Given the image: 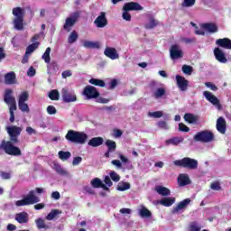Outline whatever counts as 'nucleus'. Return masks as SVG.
Here are the masks:
<instances>
[{"label": "nucleus", "mask_w": 231, "mask_h": 231, "mask_svg": "<svg viewBox=\"0 0 231 231\" xmlns=\"http://www.w3.org/2000/svg\"><path fill=\"white\" fill-rule=\"evenodd\" d=\"M6 131L9 134L10 141H2L0 149L5 151V154H9V156H21L23 154L21 148L15 146V143L19 142V136L23 133V128L12 125L7 127Z\"/></svg>", "instance_id": "1"}, {"label": "nucleus", "mask_w": 231, "mask_h": 231, "mask_svg": "<svg viewBox=\"0 0 231 231\" xmlns=\"http://www.w3.org/2000/svg\"><path fill=\"white\" fill-rule=\"evenodd\" d=\"M14 90L12 88H6L4 94V102L9 106V115H10V122L14 124L15 122V114L14 111H17V101L15 97L12 96Z\"/></svg>", "instance_id": "2"}, {"label": "nucleus", "mask_w": 231, "mask_h": 231, "mask_svg": "<svg viewBox=\"0 0 231 231\" xmlns=\"http://www.w3.org/2000/svg\"><path fill=\"white\" fill-rule=\"evenodd\" d=\"M66 140L68 142H71L72 143H79V145H84L88 142V134L84 132H79L75 130H69L67 134L65 135Z\"/></svg>", "instance_id": "3"}, {"label": "nucleus", "mask_w": 231, "mask_h": 231, "mask_svg": "<svg viewBox=\"0 0 231 231\" xmlns=\"http://www.w3.org/2000/svg\"><path fill=\"white\" fill-rule=\"evenodd\" d=\"M24 14L25 11L23 7L13 8V15L14 16L13 24L14 30L18 32L24 30Z\"/></svg>", "instance_id": "4"}, {"label": "nucleus", "mask_w": 231, "mask_h": 231, "mask_svg": "<svg viewBox=\"0 0 231 231\" xmlns=\"http://www.w3.org/2000/svg\"><path fill=\"white\" fill-rule=\"evenodd\" d=\"M143 10V6H142L138 2H128L123 5V14L122 17L124 21H131V14L129 12H140Z\"/></svg>", "instance_id": "5"}, {"label": "nucleus", "mask_w": 231, "mask_h": 231, "mask_svg": "<svg viewBox=\"0 0 231 231\" xmlns=\"http://www.w3.org/2000/svg\"><path fill=\"white\" fill-rule=\"evenodd\" d=\"M173 165H176V167H182L183 169H189V171H194L198 169V160L190 157H184L180 160L174 161Z\"/></svg>", "instance_id": "6"}, {"label": "nucleus", "mask_w": 231, "mask_h": 231, "mask_svg": "<svg viewBox=\"0 0 231 231\" xmlns=\"http://www.w3.org/2000/svg\"><path fill=\"white\" fill-rule=\"evenodd\" d=\"M41 198L35 195V190H31L23 199L15 202L16 207H28V205H35L39 203Z\"/></svg>", "instance_id": "7"}, {"label": "nucleus", "mask_w": 231, "mask_h": 231, "mask_svg": "<svg viewBox=\"0 0 231 231\" xmlns=\"http://www.w3.org/2000/svg\"><path fill=\"white\" fill-rule=\"evenodd\" d=\"M215 138L214 133L210 130L198 132L193 136L194 142H200V143H210V142H214Z\"/></svg>", "instance_id": "8"}, {"label": "nucleus", "mask_w": 231, "mask_h": 231, "mask_svg": "<svg viewBox=\"0 0 231 231\" xmlns=\"http://www.w3.org/2000/svg\"><path fill=\"white\" fill-rule=\"evenodd\" d=\"M170 57L171 60H178L183 59V51L178 44H173L170 48Z\"/></svg>", "instance_id": "9"}, {"label": "nucleus", "mask_w": 231, "mask_h": 231, "mask_svg": "<svg viewBox=\"0 0 231 231\" xmlns=\"http://www.w3.org/2000/svg\"><path fill=\"white\" fill-rule=\"evenodd\" d=\"M83 95L87 97L88 100H91L92 98H98L100 97V93L97 91V88L91 85L85 87Z\"/></svg>", "instance_id": "10"}, {"label": "nucleus", "mask_w": 231, "mask_h": 231, "mask_svg": "<svg viewBox=\"0 0 231 231\" xmlns=\"http://www.w3.org/2000/svg\"><path fill=\"white\" fill-rule=\"evenodd\" d=\"M80 14L74 13L73 17H68L65 21V24L63 25V30L65 32H71V28H73L77 23V19H79Z\"/></svg>", "instance_id": "11"}, {"label": "nucleus", "mask_w": 231, "mask_h": 231, "mask_svg": "<svg viewBox=\"0 0 231 231\" xmlns=\"http://www.w3.org/2000/svg\"><path fill=\"white\" fill-rule=\"evenodd\" d=\"M62 99L65 104H69L71 102H77V95L75 92H69L66 88L61 90Z\"/></svg>", "instance_id": "12"}, {"label": "nucleus", "mask_w": 231, "mask_h": 231, "mask_svg": "<svg viewBox=\"0 0 231 231\" xmlns=\"http://www.w3.org/2000/svg\"><path fill=\"white\" fill-rule=\"evenodd\" d=\"M203 95L205 98L208 102H210V104H212L213 106H216L217 109H221V103L219 102V98H217V97H216L209 91H204Z\"/></svg>", "instance_id": "13"}, {"label": "nucleus", "mask_w": 231, "mask_h": 231, "mask_svg": "<svg viewBox=\"0 0 231 231\" xmlns=\"http://www.w3.org/2000/svg\"><path fill=\"white\" fill-rule=\"evenodd\" d=\"M175 79L180 91H187V89H189V80H187L185 77L176 75Z\"/></svg>", "instance_id": "14"}, {"label": "nucleus", "mask_w": 231, "mask_h": 231, "mask_svg": "<svg viewBox=\"0 0 231 231\" xmlns=\"http://www.w3.org/2000/svg\"><path fill=\"white\" fill-rule=\"evenodd\" d=\"M104 55H106V57H107L108 59H111V60H116V59H120L118 51L113 47H106L104 51Z\"/></svg>", "instance_id": "15"}, {"label": "nucleus", "mask_w": 231, "mask_h": 231, "mask_svg": "<svg viewBox=\"0 0 231 231\" xmlns=\"http://www.w3.org/2000/svg\"><path fill=\"white\" fill-rule=\"evenodd\" d=\"M14 219L20 225H26V223L30 221V215H28V213H26L25 211H22L15 214Z\"/></svg>", "instance_id": "16"}, {"label": "nucleus", "mask_w": 231, "mask_h": 231, "mask_svg": "<svg viewBox=\"0 0 231 231\" xmlns=\"http://www.w3.org/2000/svg\"><path fill=\"white\" fill-rule=\"evenodd\" d=\"M94 24L97 28H106V25L107 24V17H106V13L101 12L99 16L94 21Z\"/></svg>", "instance_id": "17"}, {"label": "nucleus", "mask_w": 231, "mask_h": 231, "mask_svg": "<svg viewBox=\"0 0 231 231\" xmlns=\"http://www.w3.org/2000/svg\"><path fill=\"white\" fill-rule=\"evenodd\" d=\"M214 55L218 62H221L222 64H226L228 61V60H226V56H225V52H223L219 47L214 49Z\"/></svg>", "instance_id": "18"}, {"label": "nucleus", "mask_w": 231, "mask_h": 231, "mask_svg": "<svg viewBox=\"0 0 231 231\" xmlns=\"http://www.w3.org/2000/svg\"><path fill=\"white\" fill-rule=\"evenodd\" d=\"M217 131L221 134L226 133V121L223 116L218 117L217 120Z\"/></svg>", "instance_id": "19"}, {"label": "nucleus", "mask_w": 231, "mask_h": 231, "mask_svg": "<svg viewBox=\"0 0 231 231\" xmlns=\"http://www.w3.org/2000/svg\"><path fill=\"white\" fill-rule=\"evenodd\" d=\"M177 181L179 183V187H185L187 185H190V178L186 173H181L179 175Z\"/></svg>", "instance_id": "20"}, {"label": "nucleus", "mask_w": 231, "mask_h": 231, "mask_svg": "<svg viewBox=\"0 0 231 231\" xmlns=\"http://www.w3.org/2000/svg\"><path fill=\"white\" fill-rule=\"evenodd\" d=\"M190 199H185L184 200L178 203V205L173 208V213L176 214L180 212V210H185L189 205H190Z\"/></svg>", "instance_id": "21"}, {"label": "nucleus", "mask_w": 231, "mask_h": 231, "mask_svg": "<svg viewBox=\"0 0 231 231\" xmlns=\"http://www.w3.org/2000/svg\"><path fill=\"white\" fill-rule=\"evenodd\" d=\"M216 44L225 50H231V40L228 38L217 39Z\"/></svg>", "instance_id": "22"}, {"label": "nucleus", "mask_w": 231, "mask_h": 231, "mask_svg": "<svg viewBox=\"0 0 231 231\" xmlns=\"http://www.w3.org/2000/svg\"><path fill=\"white\" fill-rule=\"evenodd\" d=\"M202 28L206 30V32H208L209 33H217L219 31V28L217 27V24L214 23H206L202 24Z\"/></svg>", "instance_id": "23"}, {"label": "nucleus", "mask_w": 231, "mask_h": 231, "mask_svg": "<svg viewBox=\"0 0 231 231\" xmlns=\"http://www.w3.org/2000/svg\"><path fill=\"white\" fill-rule=\"evenodd\" d=\"M104 144V138L103 137H93L88 143V145L90 147H100V145Z\"/></svg>", "instance_id": "24"}, {"label": "nucleus", "mask_w": 231, "mask_h": 231, "mask_svg": "<svg viewBox=\"0 0 231 231\" xmlns=\"http://www.w3.org/2000/svg\"><path fill=\"white\" fill-rule=\"evenodd\" d=\"M185 138L180 136H175L171 139L166 140V145H180V143H183Z\"/></svg>", "instance_id": "25"}, {"label": "nucleus", "mask_w": 231, "mask_h": 231, "mask_svg": "<svg viewBox=\"0 0 231 231\" xmlns=\"http://www.w3.org/2000/svg\"><path fill=\"white\" fill-rule=\"evenodd\" d=\"M160 205H162V207H172L174 203H176V198H163L159 201Z\"/></svg>", "instance_id": "26"}, {"label": "nucleus", "mask_w": 231, "mask_h": 231, "mask_svg": "<svg viewBox=\"0 0 231 231\" xmlns=\"http://www.w3.org/2000/svg\"><path fill=\"white\" fill-rule=\"evenodd\" d=\"M83 46L87 50H98L100 43H98V42L85 41Z\"/></svg>", "instance_id": "27"}, {"label": "nucleus", "mask_w": 231, "mask_h": 231, "mask_svg": "<svg viewBox=\"0 0 231 231\" xmlns=\"http://www.w3.org/2000/svg\"><path fill=\"white\" fill-rule=\"evenodd\" d=\"M184 120L188 122V124H198L199 117L194 114L187 113L184 115Z\"/></svg>", "instance_id": "28"}, {"label": "nucleus", "mask_w": 231, "mask_h": 231, "mask_svg": "<svg viewBox=\"0 0 231 231\" xmlns=\"http://www.w3.org/2000/svg\"><path fill=\"white\" fill-rule=\"evenodd\" d=\"M15 82V72L11 71L5 75V84L10 86Z\"/></svg>", "instance_id": "29"}, {"label": "nucleus", "mask_w": 231, "mask_h": 231, "mask_svg": "<svg viewBox=\"0 0 231 231\" xmlns=\"http://www.w3.org/2000/svg\"><path fill=\"white\" fill-rule=\"evenodd\" d=\"M139 215L141 217H152V213L145 206H142L139 210Z\"/></svg>", "instance_id": "30"}, {"label": "nucleus", "mask_w": 231, "mask_h": 231, "mask_svg": "<svg viewBox=\"0 0 231 231\" xmlns=\"http://www.w3.org/2000/svg\"><path fill=\"white\" fill-rule=\"evenodd\" d=\"M158 20L154 19V17H151L149 23L144 25L146 30H152L158 26Z\"/></svg>", "instance_id": "31"}, {"label": "nucleus", "mask_w": 231, "mask_h": 231, "mask_svg": "<svg viewBox=\"0 0 231 231\" xmlns=\"http://www.w3.org/2000/svg\"><path fill=\"white\" fill-rule=\"evenodd\" d=\"M35 223H36V226L38 228V230H42V228L44 230H48V228H50L46 223L44 222V219L39 217L35 220Z\"/></svg>", "instance_id": "32"}, {"label": "nucleus", "mask_w": 231, "mask_h": 231, "mask_svg": "<svg viewBox=\"0 0 231 231\" xmlns=\"http://www.w3.org/2000/svg\"><path fill=\"white\" fill-rule=\"evenodd\" d=\"M156 192H158L161 196H171V189L163 186L157 187Z\"/></svg>", "instance_id": "33"}, {"label": "nucleus", "mask_w": 231, "mask_h": 231, "mask_svg": "<svg viewBox=\"0 0 231 231\" xmlns=\"http://www.w3.org/2000/svg\"><path fill=\"white\" fill-rule=\"evenodd\" d=\"M39 42H33L30 44L25 51V55H31V53H33L39 48Z\"/></svg>", "instance_id": "34"}, {"label": "nucleus", "mask_w": 231, "mask_h": 231, "mask_svg": "<svg viewBox=\"0 0 231 231\" xmlns=\"http://www.w3.org/2000/svg\"><path fill=\"white\" fill-rule=\"evenodd\" d=\"M105 143L107 147L108 152H115L116 151V142L108 139L106 141Z\"/></svg>", "instance_id": "35"}, {"label": "nucleus", "mask_w": 231, "mask_h": 231, "mask_svg": "<svg viewBox=\"0 0 231 231\" xmlns=\"http://www.w3.org/2000/svg\"><path fill=\"white\" fill-rule=\"evenodd\" d=\"M59 214H62V211L59 209H51V211L47 215L46 219H48V221H53Z\"/></svg>", "instance_id": "36"}, {"label": "nucleus", "mask_w": 231, "mask_h": 231, "mask_svg": "<svg viewBox=\"0 0 231 231\" xmlns=\"http://www.w3.org/2000/svg\"><path fill=\"white\" fill-rule=\"evenodd\" d=\"M116 189L119 192H124L125 190H129V189H131V184L129 182H119Z\"/></svg>", "instance_id": "37"}, {"label": "nucleus", "mask_w": 231, "mask_h": 231, "mask_svg": "<svg viewBox=\"0 0 231 231\" xmlns=\"http://www.w3.org/2000/svg\"><path fill=\"white\" fill-rule=\"evenodd\" d=\"M58 156L60 160H61L62 162H66L67 160H69V158H71V152L60 151L58 152Z\"/></svg>", "instance_id": "38"}, {"label": "nucleus", "mask_w": 231, "mask_h": 231, "mask_svg": "<svg viewBox=\"0 0 231 231\" xmlns=\"http://www.w3.org/2000/svg\"><path fill=\"white\" fill-rule=\"evenodd\" d=\"M50 53H51V48L48 47L45 52L42 56V59L44 60V62L46 64H50L51 60V57L50 56Z\"/></svg>", "instance_id": "39"}, {"label": "nucleus", "mask_w": 231, "mask_h": 231, "mask_svg": "<svg viewBox=\"0 0 231 231\" xmlns=\"http://www.w3.org/2000/svg\"><path fill=\"white\" fill-rule=\"evenodd\" d=\"M79 39V33L77 31H72L68 38L69 44H73L74 42H77Z\"/></svg>", "instance_id": "40"}, {"label": "nucleus", "mask_w": 231, "mask_h": 231, "mask_svg": "<svg viewBox=\"0 0 231 231\" xmlns=\"http://www.w3.org/2000/svg\"><path fill=\"white\" fill-rule=\"evenodd\" d=\"M166 93H167V91L165 90L164 88H158L154 91L153 97H154V98H162V97H165Z\"/></svg>", "instance_id": "41"}, {"label": "nucleus", "mask_w": 231, "mask_h": 231, "mask_svg": "<svg viewBox=\"0 0 231 231\" xmlns=\"http://www.w3.org/2000/svg\"><path fill=\"white\" fill-rule=\"evenodd\" d=\"M188 230L189 231H201V226L199 225V223H198V221H193L189 225Z\"/></svg>", "instance_id": "42"}, {"label": "nucleus", "mask_w": 231, "mask_h": 231, "mask_svg": "<svg viewBox=\"0 0 231 231\" xmlns=\"http://www.w3.org/2000/svg\"><path fill=\"white\" fill-rule=\"evenodd\" d=\"M89 84H92L93 86H99V88H105L106 82L102 79H89Z\"/></svg>", "instance_id": "43"}, {"label": "nucleus", "mask_w": 231, "mask_h": 231, "mask_svg": "<svg viewBox=\"0 0 231 231\" xmlns=\"http://www.w3.org/2000/svg\"><path fill=\"white\" fill-rule=\"evenodd\" d=\"M49 98L51 100H59L60 98V94H59V90L53 89L49 93Z\"/></svg>", "instance_id": "44"}, {"label": "nucleus", "mask_w": 231, "mask_h": 231, "mask_svg": "<svg viewBox=\"0 0 231 231\" xmlns=\"http://www.w3.org/2000/svg\"><path fill=\"white\" fill-rule=\"evenodd\" d=\"M90 185L94 189H100V187H102V180L98 178H95L90 181Z\"/></svg>", "instance_id": "45"}, {"label": "nucleus", "mask_w": 231, "mask_h": 231, "mask_svg": "<svg viewBox=\"0 0 231 231\" xmlns=\"http://www.w3.org/2000/svg\"><path fill=\"white\" fill-rule=\"evenodd\" d=\"M196 5V0H183L181 4L182 8H190Z\"/></svg>", "instance_id": "46"}, {"label": "nucleus", "mask_w": 231, "mask_h": 231, "mask_svg": "<svg viewBox=\"0 0 231 231\" xmlns=\"http://www.w3.org/2000/svg\"><path fill=\"white\" fill-rule=\"evenodd\" d=\"M28 98H30V95L28 94V92H22V94L19 97L18 103L28 102Z\"/></svg>", "instance_id": "47"}, {"label": "nucleus", "mask_w": 231, "mask_h": 231, "mask_svg": "<svg viewBox=\"0 0 231 231\" xmlns=\"http://www.w3.org/2000/svg\"><path fill=\"white\" fill-rule=\"evenodd\" d=\"M18 107L22 113H30V106L28 104L24 103H18Z\"/></svg>", "instance_id": "48"}, {"label": "nucleus", "mask_w": 231, "mask_h": 231, "mask_svg": "<svg viewBox=\"0 0 231 231\" xmlns=\"http://www.w3.org/2000/svg\"><path fill=\"white\" fill-rule=\"evenodd\" d=\"M54 169L56 172H58V174H60L61 176H66V174H68V172L64 169H62L60 164H54Z\"/></svg>", "instance_id": "49"}, {"label": "nucleus", "mask_w": 231, "mask_h": 231, "mask_svg": "<svg viewBox=\"0 0 231 231\" xmlns=\"http://www.w3.org/2000/svg\"><path fill=\"white\" fill-rule=\"evenodd\" d=\"M109 176L112 181H115L116 183H118V181H120V175H118L116 171H111Z\"/></svg>", "instance_id": "50"}, {"label": "nucleus", "mask_w": 231, "mask_h": 231, "mask_svg": "<svg viewBox=\"0 0 231 231\" xmlns=\"http://www.w3.org/2000/svg\"><path fill=\"white\" fill-rule=\"evenodd\" d=\"M148 116H152V118H162V116H163V112L162 111L149 112Z\"/></svg>", "instance_id": "51"}, {"label": "nucleus", "mask_w": 231, "mask_h": 231, "mask_svg": "<svg viewBox=\"0 0 231 231\" xmlns=\"http://www.w3.org/2000/svg\"><path fill=\"white\" fill-rule=\"evenodd\" d=\"M179 131H180V133H189V131H190V128L189 126H187V125H185L183 123H180L179 124Z\"/></svg>", "instance_id": "52"}, {"label": "nucleus", "mask_w": 231, "mask_h": 231, "mask_svg": "<svg viewBox=\"0 0 231 231\" xmlns=\"http://www.w3.org/2000/svg\"><path fill=\"white\" fill-rule=\"evenodd\" d=\"M182 72L185 73V75H192V67L189 65H183Z\"/></svg>", "instance_id": "53"}, {"label": "nucleus", "mask_w": 231, "mask_h": 231, "mask_svg": "<svg viewBox=\"0 0 231 231\" xmlns=\"http://www.w3.org/2000/svg\"><path fill=\"white\" fill-rule=\"evenodd\" d=\"M211 190H221V184L219 181H214L210 185Z\"/></svg>", "instance_id": "54"}, {"label": "nucleus", "mask_w": 231, "mask_h": 231, "mask_svg": "<svg viewBox=\"0 0 231 231\" xmlns=\"http://www.w3.org/2000/svg\"><path fill=\"white\" fill-rule=\"evenodd\" d=\"M205 86L206 88L211 89V91H217V86L214 85L212 82H206Z\"/></svg>", "instance_id": "55"}, {"label": "nucleus", "mask_w": 231, "mask_h": 231, "mask_svg": "<svg viewBox=\"0 0 231 231\" xmlns=\"http://www.w3.org/2000/svg\"><path fill=\"white\" fill-rule=\"evenodd\" d=\"M0 176L3 180H10L12 178V173L6 171H1Z\"/></svg>", "instance_id": "56"}, {"label": "nucleus", "mask_w": 231, "mask_h": 231, "mask_svg": "<svg viewBox=\"0 0 231 231\" xmlns=\"http://www.w3.org/2000/svg\"><path fill=\"white\" fill-rule=\"evenodd\" d=\"M47 113L48 115H56L57 114V108L53 106H49L47 107Z\"/></svg>", "instance_id": "57"}, {"label": "nucleus", "mask_w": 231, "mask_h": 231, "mask_svg": "<svg viewBox=\"0 0 231 231\" xmlns=\"http://www.w3.org/2000/svg\"><path fill=\"white\" fill-rule=\"evenodd\" d=\"M79 163H82V157H80V156L74 157V159L72 161V165L77 166Z\"/></svg>", "instance_id": "58"}, {"label": "nucleus", "mask_w": 231, "mask_h": 231, "mask_svg": "<svg viewBox=\"0 0 231 231\" xmlns=\"http://www.w3.org/2000/svg\"><path fill=\"white\" fill-rule=\"evenodd\" d=\"M26 133L29 134V136H32V134H37V130L33 129L32 126H28L26 128Z\"/></svg>", "instance_id": "59"}, {"label": "nucleus", "mask_w": 231, "mask_h": 231, "mask_svg": "<svg viewBox=\"0 0 231 231\" xmlns=\"http://www.w3.org/2000/svg\"><path fill=\"white\" fill-rule=\"evenodd\" d=\"M122 134H124V132H122V130H120V129H114L113 136L115 138H120V136H122Z\"/></svg>", "instance_id": "60"}, {"label": "nucleus", "mask_w": 231, "mask_h": 231, "mask_svg": "<svg viewBox=\"0 0 231 231\" xmlns=\"http://www.w3.org/2000/svg\"><path fill=\"white\" fill-rule=\"evenodd\" d=\"M106 186L108 187H113V181L111 180V177L109 176H105V180H104Z\"/></svg>", "instance_id": "61"}, {"label": "nucleus", "mask_w": 231, "mask_h": 231, "mask_svg": "<svg viewBox=\"0 0 231 231\" xmlns=\"http://www.w3.org/2000/svg\"><path fill=\"white\" fill-rule=\"evenodd\" d=\"M35 73H36L35 69L33 67H30L27 71V75L29 77H35Z\"/></svg>", "instance_id": "62"}, {"label": "nucleus", "mask_w": 231, "mask_h": 231, "mask_svg": "<svg viewBox=\"0 0 231 231\" xmlns=\"http://www.w3.org/2000/svg\"><path fill=\"white\" fill-rule=\"evenodd\" d=\"M118 86V80L116 79H112L110 82V87L109 89H115Z\"/></svg>", "instance_id": "63"}, {"label": "nucleus", "mask_w": 231, "mask_h": 231, "mask_svg": "<svg viewBox=\"0 0 231 231\" xmlns=\"http://www.w3.org/2000/svg\"><path fill=\"white\" fill-rule=\"evenodd\" d=\"M158 127H160L161 129H168L167 122H165V121H160V122L158 123Z\"/></svg>", "instance_id": "64"}]
</instances>
